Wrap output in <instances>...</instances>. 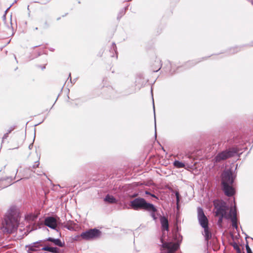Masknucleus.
Returning <instances> with one entry per match:
<instances>
[{"label": "nucleus", "mask_w": 253, "mask_h": 253, "mask_svg": "<svg viewBox=\"0 0 253 253\" xmlns=\"http://www.w3.org/2000/svg\"><path fill=\"white\" fill-rule=\"evenodd\" d=\"M19 211L15 206H11L7 210L1 222L0 229L4 233H10L16 228L18 224Z\"/></svg>", "instance_id": "nucleus-1"}, {"label": "nucleus", "mask_w": 253, "mask_h": 253, "mask_svg": "<svg viewBox=\"0 0 253 253\" xmlns=\"http://www.w3.org/2000/svg\"><path fill=\"white\" fill-rule=\"evenodd\" d=\"M213 205L216 210L215 215H222L226 219H230L232 221V226L237 228V219L236 217L237 212L235 207L231 208L228 212V207L225 202L220 200H214Z\"/></svg>", "instance_id": "nucleus-2"}, {"label": "nucleus", "mask_w": 253, "mask_h": 253, "mask_svg": "<svg viewBox=\"0 0 253 253\" xmlns=\"http://www.w3.org/2000/svg\"><path fill=\"white\" fill-rule=\"evenodd\" d=\"M234 178L231 169L224 170L221 175L222 189L227 196H232L235 194V190L232 186Z\"/></svg>", "instance_id": "nucleus-3"}, {"label": "nucleus", "mask_w": 253, "mask_h": 253, "mask_svg": "<svg viewBox=\"0 0 253 253\" xmlns=\"http://www.w3.org/2000/svg\"><path fill=\"white\" fill-rule=\"evenodd\" d=\"M160 222L163 231V236L161 239L163 243L162 247L163 248L162 253H172L177 250L178 245L177 244L170 242L163 243L164 240V236L166 234V231L168 232L169 230V222L166 217L161 216L160 217Z\"/></svg>", "instance_id": "nucleus-4"}, {"label": "nucleus", "mask_w": 253, "mask_h": 253, "mask_svg": "<svg viewBox=\"0 0 253 253\" xmlns=\"http://www.w3.org/2000/svg\"><path fill=\"white\" fill-rule=\"evenodd\" d=\"M130 206L134 210H155V207L152 204L147 203L143 198H136L130 202Z\"/></svg>", "instance_id": "nucleus-5"}, {"label": "nucleus", "mask_w": 253, "mask_h": 253, "mask_svg": "<svg viewBox=\"0 0 253 253\" xmlns=\"http://www.w3.org/2000/svg\"><path fill=\"white\" fill-rule=\"evenodd\" d=\"M100 231L96 229H90L83 232L81 236L85 240H90L98 237L100 235Z\"/></svg>", "instance_id": "nucleus-6"}, {"label": "nucleus", "mask_w": 253, "mask_h": 253, "mask_svg": "<svg viewBox=\"0 0 253 253\" xmlns=\"http://www.w3.org/2000/svg\"><path fill=\"white\" fill-rule=\"evenodd\" d=\"M236 152L234 150H226L219 153L214 158L215 162H219L233 156Z\"/></svg>", "instance_id": "nucleus-7"}, {"label": "nucleus", "mask_w": 253, "mask_h": 253, "mask_svg": "<svg viewBox=\"0 0 253 253\" xmlns=\"http://www.w3.org/2000/svg\"><path fill=\"white\" fill-rule=\"evenodd\" d=\"M198 219L200 225L202 227L208 226V219L205 215L202 208L198 207L197 209Z\"/></svg>", "instance_id": "nucleus-8"}, {"label": "nucleus", "mask_w": 253, "mask_h": 253, "mask_svg": "<svg viewBox=\"0 0 253 253\" xmlns=\"http://www.w3.org/2000/svg\"><path fill=\"white\" fill-rule=\"evenodd\" d=\"M44 224L48 227L56 229L57 225V222L55 218L52 216H48L44 220Z\"/></svg>", "instance_id": "nucleus-9"}, {"label": "nucleus", "mask_w": 253, "mask_h": 253, "mask_svg": "<svg viewBox=\"0 0 253 253\" xmlns=\"http://www.w3.org/2000/svg\"><path fill=\"white\" fill-rule=\"evenodd\" d=\"M204 228V231L202 234L205 237V239L206 241L208 242L211 238V233L209 228L208 226L203 227Z\"/></svg>", "instance_id": "nucleus-10"}, {"label": "nucleus", "mask_w": 253, "mask_h": 253, "mask_svg": "<svg viewBox=\"0 0 253 253\" xmlns=\"http://www.w3.org/2000/svg\"><path fill=\"white\" fill-rule=\"evenodd\" d=\"M46 240L53 242L55 245L60 247H62L64 245V243H62L59 239H54L51 237H49L46 239Z\"/></svg>", "instance_id": "nucleus-11"}, {"label": "nucleus", "mask_w": 253, "mask_h": 253, "mask_svg": "<svg viewBox=\"0 0 253 253\" xmlns=\"http://www.w3.org/2000/svg\"><path fill=\"white\" fill-rule=\"evenodd\" d=\"M42 251H46L53 253H57L59 252V249L56 247H49L45 246L42 249Z\"/></svg>", "instance_id": "nucleus-12"}, {"label": "nucleus", "mask_w": 253, "mask_h": 253, "mask_svg": "<svg viewBox=\"0 0 253 253\" xmlns=\"http://www.w3.org/2000/svg\"><path fill=\"white\" fill-rule=\"evenodd\" d=\"M11 179L10 178L0 179V182H1V184L2 185V187L5 188L11 185Z\"/></svg>", "instance_id": "nucleus-13"}, {"label": "nucleus", "mask_w": 253, "mask_h": 253, "mask_svg": "<svg viewBox=\"0 0 253 253\" xmlns=\"http://www.w3.org/2000/svg\"><path fill=\"white\" fill-rule=\"evenodd\" d=\"M38 218L37 214H29L25 216V219L29 222H32L35 221Z\"/></svg>", "instance_id": "nucleus-14"}, {"label": "nucleus", "mask_w": 253, "mask_h": 253, "mask_svg": "<svg viewBox=\"0 0 253 253\" xmlns=\"http://www.w3.org/2000/svg\"><path fill=\"white\" fill-rule=\"evenodd\" d=\"M173 166L178 169L185 168V169H187V168H186V165L185 164L179 161H175L173 162Z\"/></svg>", "instance_id": "nucleus-15"}, {"label": "nucleus", "mask_w": 253, "mask_h": 253, "mask_svg": "<svg viewBox=\"0 0 253 253\" xmlns=\"http://www.w3.org/2000/svg\"><path fill=\"white\" fill-rule=\"evenodd\" d=\"M106 202L109 203H116V199L113 196L109 195H107L104 199Z\"/></svg>", "instance_id": "nucleus-16"}, {"label": "nucleus", "mask_w": 253, "mask_h": 253, "mask_svg": "<svg viewBox=\"0 0 253 253\" xmlns=\"http://www.w3.org/2000/svg\"><path fill=\"white\" fill-rule=\"evenodd\" d=\"M40 243H41V241L34 243L33 244V245L31 246L30 250L32 251H36L37 250L35 248L39 247V246H40Z\"/></svg>", "instance_id": "nucleus-17"}, {"label": "nucleus", "mask_w": 253, "mask_h": 253, "mask_svg": "<svg viewBox=\"0 0 253 253\" xmlns=\"http://www.w3.org/2000/svg\"><path fill=\"white\" fill-rule=\"evenodd\" d=\"M147 211L150 212L151 216H152L153 219L155 220H156L157 217L156 215L155 212L157 211V209L155 208V210L154 211L151 210V211Z\"/></svg>", "instance_id": "nucleus-18"}, {"label": "nucleus", "mask_w": 253, "mask_h": 253, "mask_svg": "<svg viewBox=\"0 0 253 253\" xmlns=\"http://www.w3.org/2000/svg\"><path fill=\"white\" fill-rule=\"evenodd\" d=\"M218 216H219V219L218 220V224L220 225L222 222L223 218H224V217L222 216V215H218Z\"/></svg>", "instance_id": "nucleus-19"}, {"label": "nucleus", "mask_w": 253, "mask_h": 253, "mask_svg": "<svg viewBox=\"0 0 253 253\" xmlns=\"http://www.w3.org/2000/svg\"><path fill=\"white\" fill-rule=\"evenodd\" d=\"M246 251H247V253H253L251 249H250V248L248 245H247L246 246Z\"/></svg>", "instance_id": "nucleus-20"}, {"label": "nucleus", "mask_w": 253, "mask_h": 253, "mask_svg": "<svg viewBox=\"0 0 253 253\" xmlns=\"http://www.w3.org/2000/svg\"><path fill=\"white\" fill-rule=\"evenodd\" d=\"M14 129V127H11L8 130H7V132L8 134L10 133L11 132V131H12Z\"/></svg>", "instance_id": "nucleus-21"}, {"label": "nucleus", "mask_w": 253, "mask_h": 253, "mask_svg": "<svg viewBox=\"0 0 253 253\" xmlns=\"http://www.w3.org/2000/svg\"><path fill=\"white\" fill-rule=\"evenodd\" d=\"M145 193H146V194H150V195H151V196H152V197H154V198H155L157 199V197H156V196H155L154 195H153V194H150L149 192H148V191H146V192H145Z\"/></svg>", "instance_id": "nucleus-22"}, {"label": "nucleus", "mask_w": 253, "mask_h": 253, "mask_svg": "<svg viewBox=\"0 0 253 253\" xmlns=\"http://www.w3.org/2000/svg\"><path fill=\"white\" fill-rule=\"evenodd\" d=\"M8 133H6L3 136V139L6 138L8 135Z\"/></svg>", "instance_id": "nucleus-23"}, {"label": "nucleus", "mask_w": 253, "mask_h": 253, "mask_svg": "<svg viewBox=\"0 0 253 253\" xmlns=\"http://www.w3.org/2000/svg\"><path fill=\"white\" fill-rule=\"evenodd\" d=\"M36 163H37V164L33 166L34 168H37V167H39V163L38 162H36Z\"/></svg>", "instance_id": "nucleus-24"}, {"label": "nucleus", "mask_w": 253, "mask_h": 253, "mask_svg": "<svg viewBox=\"0 0 253 253\" xmlns=\"http://www.w3.org/2000/svg\"><path fill=\"white\" fill-rule=\"evenodd\" d=\"M113 47L114 49L116 51L117 47L115 43H113Z\"/></svg>", "instance_id": "nucleus-25"}, {"label": "nucleus", "mask_w": 253, "mask_h": 253, "mask_svg": "<svg viewBox=\"0 0 253 253\" xmlns=\"http://www.w3.org/2000/svg\"><path fill=\"white\" fill-rule=\"evenodd\" d=\"M64 227H65V228H66L68 229L69 230H71V229H72V228H71V227L68 226H67V225H65Z\"/></svg>", "instance_id": "nucleus-26"}, {"label": "nucleus", "mask_w": 253, "mask_h": 253, "mask_svg": "<svg viewBox=\"0 0 253 253\" xmlns=\"http://www.w3.org/2000/svg\"><path fill=\"white\" fill-rule=\"evenodd\" d=\"M176 195L177 201L178 202V194L177 193L176 194Z\"/></svg>", "instance_id": "nucleus-27"}, {"label": "nucleus", "mask_w": 253, "mask_h": 253, "mask_svg": "<svg viewBox=\"0 0 253 253\" xmlns=\"http://www.w3.org/2000/svg\"><path fill=\"white\" fill-rule=\"evenodd\" d=\"M155 137H156V125H155Z\"/></svg>", "instance_id": "nucleus-28"}, {"label": "nucleus", "mask_w": 253, "mask_h": 253, "mask_svg": "<svg viewBox=\"0 0 253 253\" xmlns=\"http://www.w3.org/2000/svg\"><path fill=\"white\" fill-rule=\"evenodd\" d=\"M237 250H238V251L240 252V248L239 247H237Z\"/></svg>", "instance_id": "nucleus-29"}, {"label": "nucleus", "mask_w": 253, "mask_h": 253, "mask_svg": "<svg viewBox=\"0 0 253 253\" xmlns=\"http://www.w3.org/2000/svg\"><path fill=\"white\" fill-rule=\"evenodd\" d=\"M153 107L154 108V101H153ZM154 111L155 112V109H154Z\"/></svg>", "instance_id": "nucleus-30"}, {"label": "nucleus", "mask_w": 253, "mask_h": 253, "mask_svg": "<svg viewBox=\"0 0 253 253\" xmlns=\"http://www.w3.org/2000/svg\"><path fill=\"white\" fill-rule=\"evenodd\" d=\"M160 69V68H159L158 69L156 70V71H155V72H157L159 69Z\"/></svg>", "instance_id": "nucleus-31"}]
</instances>
